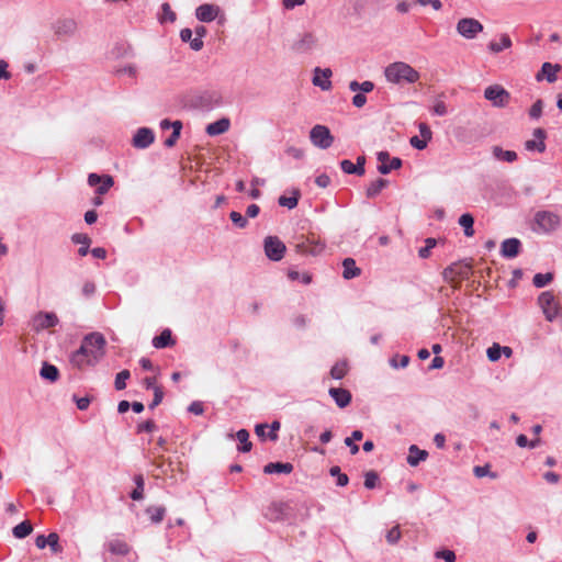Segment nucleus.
Returning a JSON list of instances; mask_svg holds the SVG:
<instances>
[{
    "instance_id": "obj_1",
    "label": "nucleus",
    "mask_w": 562,
    "mask_h": 562,
    "mask_svg": "<svg viewBox=\"0 0 562 562\" xmlns=\"http://www.w3.org/2000/svg\"><path fill=\"white\" fill-rule=\"evenodd\" d=\"M105 344V338L100 333L87 335L80 348L71 355L70 362L78 369L94 366L103 358Z\"/></svg>"
},
{
    "instance_id": "obj_2",
    "label": "nucleus",
    "mask_w": 562,
    "mask_h": 562,
    "mask_svg": "<svg viewBox=\"0 0 562 562\" xmlns=\"http://www.w3.org/2000/svg\"><path fill=\"white\" fill-rule=\"evenodd\" d=\"M385 78L392 83H414L419 80V72L404 61L390 64L384 70Z\"/></svg>"
},
{
    "instance_id": "obj_3",
    "label": "nucleus",
    "mask_w": 562,
    "mask_h": 562,
    "mask_svg": "<svg viewBox=\"0 0 562 562\" xmlns=\"http://www.w3.org/2000/svg\"><path fill=\"white\" fill-rule=\"evenodd\" d=\"M458 34L467 40L475 38L483 32V24L474 18H462L456 25Z\"/></svg>"
},
{
    "instance_id": "obj_4",
    "label": "nucleus",
    "mask_w": 562,
    "mask_h": 562,
    "mask_svg": "<svg viewBox=\"0 0 562 562\" xmlns=\"http://www.w3.org/2000/svg\"><path fill=\"white\" fill-rule=\"evenodd\" d=\"M536 231L542 233H550L557 229L560 225V217L555 213L549 211H540L535 215Z\"/></svg>"
},
{
    "instance_id": "obj_5",
    "label": "nucleus",
    "mask_w": 562,
    "mask_h": 562,
    "mask_svg": "<svg viewBox=\"0 0 562 562\" xmlns=\"http://www.w3.org/2000/svg\"><path fill=\"white\" fill-rule=\"evenodd\" d=\"M484 98L494 106L505 108L509 103L510 94L501 85H492L484 90Z\"/></svg>"
},
{
    "instance_id": "obj_6",
    "label": "nucleus",
    "mask_w": 562,
    "mask_h": 562,
    "mask_svg": "<svg viewBox=\"0 0 562 562\" xmlns=\"http://www.w3.org/2000/svg\"><path fill=\"white\" fill-rule=\"evenodd\" d=\"M312 144L318 148L327 149L334 143V136L325 125H315L310 132Z\"/></svg>"
},
{
    "instance_id": "obj_7",
    "label": "nucleus",
    "mask_w": 562,
    "mask_h": 562,
    "mask_svg": "<svg viewBox=\"0 0 562 562\" xmlns=\"http://www.w3.org/2000/svg\"><path fill=\"white\" fill-rule=\"evenodd\" d=\"M266 256L273 261H279L285 252V245L276 236H268L265 239Z\"/></svg>"
},
{
    "instance_id": "obj_8",
    "label": "nucleus",
    "mask_w": 562,
    "mask_h": 562,
    "mask_svg": "<svg viewBox=\"0 0 562 562\" xmlns=\"http://www.w3.org/2000/svg\"><path fill=\"white\" fill-rule=\"evenodd\" d=\"M538 303L549 322H552L558 315V303L551 292H543L538 297Z\"/></svg>"
},
{
    "instance_id": "obj_9",
    "label": "nucleus",
    "mask_w": 562,
    "mask_h": 562,
    "mask_svg": "<svg viewBox=\"0 0 562 562\" xmlns=\"http://www.w3.org/2000/svg\"><path fill=\"white\" fill-rule=\"evenodd\" d=\"M58 324V317L52 312H40L32 318V328L35 331H41L54 327Z\"/></svg>"
},
{
    "instance_id": "obj_10",
    "label": "nucleus",
    "mask_w": 562,
    "mask_h": 562,
    "mask_svg": "<svg viewBox=\"0 0 562 562\" xmlns=\"http://www.w3.org/2000/svg\"><path fill=\"white\" fill-rule=\"evenodd\" d=\"M470 268L460 263H452L443 270V279L453 286L469 273Z\"/></svg>"
},
{
    "instance_id": "obj_11",
    "label": "nucleus",
    "mask_w": 562,
    "mask_h": 562,
    "mask_svg": "<svg viewBox=\"0 0 562 562\" xmlns=\"http://www.w3.org/2000/svg\"><path fill=\"white\" fill-rule=\"evenodd\" d=\"M155 140L154 132L148 127H140L133 136L132 144L135 148L144 149L150 146Z\"/></svg>"
},
{
    "instance_id": "obj_12",
    "label": "nucleus",
    "mask_w": 562,
    "mask_h": 562,
    "mask_svg": "<svg viewBox=\"0 0 562 562\" xmlns=\"http://www.w3.org/2000/svg\"><path fill=\"white\" fill-rule=\"evenodd\" d=\"M378 160L380 161L378 170L382 175H387L392 170L398 169L402 166V160L397 157H394L390 160V155L387 151L378 153Z\"/></svg>"
},
{
    "instance_id": "obj_13",
    "label": "nucleus",
    "mask_w": 562,
    "mask_h": 562,
    "mask_svg": "<svg viewBox=\"0 0 562 562\" xmlns=\"http://www.w3.org/2000/svg\"><path fill=\"white\" fill-rule=\"evenodd\" d=\"M221 9L216 4L204 3L195 9V16L201 22H212L220 14Z\"/></svg>"
},
{
    "instance_id": "obj_14",
    "label": "nucleus",
    "mask_w": 562,
    "mask_h": 562,
    "mask_svg": "<svg viewBox=\"0 0 562 562\" xmlns=\"http://www.w3.org/2000/svg\"><path fill=\"white\" fill-rule=\"evenodd\" d=\"M317 45V37L315 34L306 32L300 36L293 44V49L297 53H307L315 48Z\"/></svg>"
},
{
    "instance_id": "obj_15",
    "label": "nucleus",
    "mask_w": 562,
    "mask_h": 562,
    "mask_svg": "<svg viewBox=\"0 0 562 562\" xmlns=\"http://www.w3.org/2000/svg\"><path fill=\"white\" fill-rule=\"evenodd\" d=\"M535 139H528L525 143V148L529 151H539L543 153L546 150L544 139L547 137L546 131L542 128H536L533 131Z\"/></svg>"
},
{
    "instance_id": "obj_16",
    "label": "nucleus",
    "mask_w": 562,
    "mask_h": 562,
    "mask_svg": "<svg viewBox=\"0 0 562 562\" xmlns=\"http://www.w3.org/2000/svg\"><path fill=\"white\" fill-rule=\"evenodd\" d=\"M561 70V66L551 63H543L541 70L536 75V80L541 81L547 79L548 82L552 83L558 79V72Z\"/></svg>"
},
{
    "instance_id": "obj_17",
    "label": "nucleus",
    "mask_w": 562,
    "mask_h": 562,
    "mask_svg": "<svg viewBox=\"0 0 562 562\" xmlns=\"http://www.w3.org/2000/svg\"><path fill=\"white\" fill-rule=\"evenodd\" d=\"M160 127L162 130H168L169 127H172V134L165 139L164 144L166 147H172L178 138L180 137V132L182 128V123L180 121L169 122L168 120H162L160 122Z\"/></svg>"
},
{
    "instance_id": "obj_18",
    "label": "nucleus",
    "mask_w": 562,
    "mask_h": 562,
    "mask_svg": "<svg viewBox=\"0 0 562 562\" xmlns=\"http://www.w3.org/2000/svg\"><path fill=\"white\" fill-rule=\"evenodd\" d=\"M331 70L329 68H315L313 83L323 90H329L331 87V82L329 78L331 77Z\"/></svg>"
},
{
    "instance_id": "obj_19",
    "label": "nucleus",
    "mask_w": 562,
    "mask_h": 562,
    "mask_svg": "<svg viewBox=\"0 0 562 562\" xmlns=\"http://www.w3.org/2000/svg\"><path fill=\"white\" fill-rule=\"evenodd\" d=\"M521 243L517 238H508L502 243L501 254L505 258H515L520 251Z\"/></svg>"
},
{
    "instance_id": "obj_20",
    "label": "nucleus",
    "mask_w": 562,
    "mask_h": 562,
    "mask_svg": "<svg viewBox=\"0 0 562 562\" xmlns=\"http://www.w3.org/2000/svg\"><path fill=\"white\" fill-rule=\"evenodd\" d=\"M329 395L340 408L348 406L351 402V393L346 389L330 387Z\"/></svg>"
},
{
    "instance_id": "obj_21",
    "label": "nucleus",
    "mask_w": 562,
    "mask_h": 562,
    "mask_svg": "<svg viewBox=\"0 0 562 562\" xmlns=\"http://www.w3.org/2000/svg\"><path fill=\"white\" fill-rule=\"evenodd\" d=\"M76 30H77V24L71 19L60 20L54 24V32L58 36L71 35L76 32Z\"/></svg>"
},
{
    "instance_id": "obj_22",
    "label": "nucleus",
    "mask_w": 562,
    "mask_h": 562,
    "mask_svg": "<svg viewBox=\"0 0 562 562\" xmlns=\"http://www.w3.org/2000/svg\"><path fill=\"white\" fill-rule=\"evenodd\" d=\"M267 428H270V431L267 435L268 438L271 441H276L278 439V430L280 429V423L278 420H274L270 426H268L267 424H258L255 428V432L258 437L265 439Z\"/></svg>"
},
{
    "instance_id": "obj_23",
    "label": "nucleus",
    "mask_w": 562,
    "mask_h": 562,
    "mask_svg": "<svg viewBox=\"0 0 562 562\" xmlns=\"http://www.w3.org/2000/svg\"><path fill=\"white\" fill-rule=\"evenodd\" d=\"M231 121L227 117L220 119L213 123H210L205 131L210 136H216L226 133L229 130Z\"/></svg>"
},
{
    "instance_id": "obj_24",
    "label": "nucleus",
    "mask_w": 562,
    "mask_h": 562,
    "mask_svg": "<svg viewBox=\"0 0 562 562\" xmlns=\"http://www.w3.org/2000/svg\"><path fill=\"white\" fill-rule=\"evenodd\" d=\"M512 45H513V43H512L509 35L502 34L499 36L498 41H496V40L491 41L487 45V48L491 53L498 54L505 49L510 48Z\"/></svg>"
},
{
    "instance_id": "obj_25",
    "label": "nucleus",
    "mask_w": 562,
    "mask_h": 562,
    "mask_svg": "<svg viewBox=\"0 0 562 562\" xmlns=\"http://www.w3.org/2000/svg\"><path fill=\"white\" fill-rule=\"evenodd\" d=\"M108 550L115 555H127L131 548L130 546L121 539H112L105 543Z\"/></svg>"
},
{
    "instance_id": "obj_26",
    "label": "nucleus",
    "mask_w": 562,
    "mask_h": 562,
    "mask_svg": "<svg viewBox=\"0 0 562 562\" xmlns=\"http://www.w3.org/2000/svg\"><path fill=\"white\" fill-rule=\"evenodd\" d=\"M342 268V277L346 280L353 279L361 274V269L357 267L356 261L352 258L344 259Z\"/></svg>"
},
{
    "instance_id": "obj_27",
    "label": "nucleus",
    "mask_w": 562,
    "mask_h": 562,
    "mask_svg": "<svg viewBox=\"0 0 562 562\" xmlns=\"http://www.w3.org/2000/svg\"><path fill=\"white\" fill-rule=\"evenodd\" d=\"M293 471V464L285 462H270L265 465L263 472L266 474H272V473H285L289 474Z\"/></svg>"
},
{
    "instance_id": "obj_28",
    "label": "nucleus",
    "mask_w": 562,
    "mask_h": 562,
    "mask_svg": "<svg viewBox=\"0 0 562 562\" xmlns=\"http://www.w3.org/2000/svg\"><path fill=\"white\" fill-rule=\"evenodd\" d=\"M172 345H175V340L172 339V335L169 329L162 330L160 335L153 339V346L157 349L166 348Z\"/></svg>"
},
{
    "instance_id": "obj_29",
    "label": "nucleus",
    "mask_w": 562,
    "mask_h": 562,
    "mask_svg": "<svg viewBox=\"0 0 562 562\" xmlns=\"http://www.w3.org/2000/svg\"><path fill=\"white\" fill-rule=\"evenodd\" d=\"M427 457L428 453L426 450H420L417 446L413 445L409 447L407 463L412 467H416L420 461L426 460Z\"/></svg>"
},
{
    "instance_id": "obj_30",
    "label": "nucleus",
    "mask_w": 562,
    "mask_h": 562,
    "mask_svg": "<svg viewBox=\"0 0 562 562\" xmlns=\"http://www.w3.org/2000/svg\"><path fill=\"white\" fill-rule=\"evenodd\" d=\"M72 243L80 244V248L78 249V254L80 256H86L89 252V246L91 244V239L87 234H74L71 237Z\"/></svg>"
},
{
    "instance_id": "obj_31",
    "label": "nucleus",
    "mask_w": 562,
    "mask_h": 562,
    "mask_svg": "<svg viewBox=\"0 0 562 562\" xmlns=\"http://www.w3.org/2000/svg\"><path fill=\"white\" fill-rule=\"evenodd\" d=\"M493 155L496 159L507 162H514L517 159V154L514 150H504L502 147L495 146Z\"/></svg>"
},
{
    "instance_id": "obj_32",
    "label": "nucleus",
    "mask_w": 562,
    "mask_h": 562,
    "mask_svg": "<svg viewBox=\"0 0 562 562\" xmlns=\"http://www.w3.org/2000/svg\"><path fill=\"white\" fill-rule=\"evenodd\" d=\"M194 32L196 36L190 42V47L193 50L199 52L203 48L202 38L206 35V29L203 25H199L195 27Z\"/></svg>"
},
{
    "instance_id": "obj_33",
    "label": "nucleus",
    "mask_w": 562,
    "mask_h": 562,
    "mask_svg": "<svg viewBox=\"0 0 562 562\" xmlns=\"http://www.w3.org/2000/svg\"><path fill=\"white\" fill-rule=\"evenodd\" d=\"M459 224L463 227L464 235L467 237H472L474 235V218L470 213L462 214L459 218Z\"/></svg>"
},
{
    "instance_id": "obj_34",
    "label": "nucleus",
    "mask_w": 562,
    "mask_h": 562,
    "mask_svg": "<svg viewBox=\"0 0 562 562\" xmlns=\"http://www.w3.org/2000/svg\"><path fill=\"white\" fill-rule=\"evenodd\" d=\"M146 513L149 515L151 522L159 524L165 518L166 508L164 506H149Z\"/></svg>"
},
{
    "instance_id": "obj_35",
    "label": "nucleus",
    "mask_w": 562,
    "mask_h": 562,
    "mask_svg": "<svg viewBox=\"0 0 562 562\" xmlns=\"http://www.w3.org/2000/svg\"><path fill=\"white\" fill-rule=\"evenodd\" d=\"M387 186V180L379 178L375 181L371 182L367 188V196L374 198L385 187Z\"/></svg>"
},
{
    "instance_id": "obj_36",
    "label": "nucleus",
    "mask_w": 562,
    "mask_h": 562,
    "mask_svg": "<svg viewBox=\"0 0 562 562\" xmlns=\"http://www.w3.org/2000/svg\"><path fill=\"white\" fill-rule=\"evenodd\" d=\"M40 374L43 379L49 380L50 382H55L59 375L58 369L46 362L43 364Z\"/></svg>"
},
{
    "instance_id": "obj_37",
    "label": "nucleus",
    "mask_w": 562,
    "mask_h": 562,
    "mask_svg": "<svg viewBox=\"0 0 562 562\" xmlns=\"http://www.w3.org/2000/svg\"><path fill=\"white\" fill-rule=\"evenodd\" d=\"M33 530V527L30 521L25 520L20 522L13 528V536L18 539H23L27 537Z\"/></svg>"
},
{
    "instance_id": "obj_38",
    "label": "nucleus",
    "mask_w": 562,
    "mask_h": 562,
    "mask_svg": "<svg viewBox=\"0 0 562 562\" xmlns=\"http://www.w3.org/2000/svg\"><path fill=\"white\" fill-rule=\"evenodd\" d=\"M236 438L240 446L238 450L241 452H248L251 449V442L249 441V432L246 429H240L236 434Z\"/></svg>"
},
{
    "instance_id": "obj_39",
    "label": "nucleus",
    "mask_w": 562,
    "mask_h": 562,
    "mask_svg": "<svg viewBox=\"0 0 562 562\" xmlns=\"http://www.w3.org/2000/svg\"><path fill=\"white\" fill-rule=\"evenodd\" d=\"M134 482L136 484L135 490L131 493V498L139 501L144 497V477L142 474L135 475Z\"/></svg>"
},
{
    "instance_id": "obj_40",
    "label": "nucleus",
    "mask_w": 562,
    "mask_h": 562,
    "mask_svg": "<svg viewBox=\"0 0 562 562\" xmlns=\"http://www.w3.org/2000/svg\"><path fill=\"white\" fill-rule=\"evenodd\" d=\"M288 277L292 281H299L303 284H308L312 281V276L307 271L289 270Z\"/></svg>"
},
{
    "instance_id": "obj_41",
    "label": "nucleus",
    "mask_w": 562,
    "mask_h": 562,
    "mask_svg": "<svg viewBox=\"0 0 562 562\" xmlns=\"http://www.w3.org/2000/svg\"><path fill=\"white\" fill-rule=\"evenodd\" d=\"M349 89L353 92L356 91H362L363 93H369L374 89V83L372 81H363L359 83L358 81L353 80L349 83Z\"/></svg>"
},
{
    "instance_id": "obj_42",
    "label": "nucleus",
    "mask_w": 562,
    "mask_h": 562,
    "mask_svg": "<svg viewBox=\"0 0 562 562\" xmlns=\"http://www.w3.org/2000/svg\"><path fill=\"white\" fill-rule=\"evenodd\" d=\"M300 192L294 191L292 196L281 195L278 200L281 206H285L288 209H294L299 203Z\"/></svg>"
},
{
    "instance_id": "obj_43",
    "label": "nucleus",
    "mask_w": 562,
    "mask_h": 562,
    "mask_svg": "<svg viewBox=\"0 0 562 562\" xmlns=\"http://www.w3.org/2000/svg\"><path fill=\"white\" fill-rule=\"evenodd\" d=\"M347 371L348 368L346 362H337L330 369V375L336 380H340L347 374Z\"/></svg>"
},
{
    "instance_id": "obj_44",
    "label": "nucleus",
    "mask_w": 562,
    "mask_h": 562,
    "mask_svg": "<svg viewBox=\"0 0 562 562\" xmlns=\"http://www.w3.org/2000/svg\"><path fill=\"white\" fill-rule=\"evenodd\" d=\"M161 15L159 18L160 22L161 23H165V22H175L176 21V13L171 10V7L169 5V3H164L161 5Z\"/></svg>"
},
{
    "instance_id": "obj_45",
    "label": "nucleus",
    "mask_w": 562,
    "mask_h": 562,
    "mask_svg": "<svg viewBox=\"0 0 562 562\" xmlns=\"http://www.w3.org/2000/svg\"><path fill=\"white\" fill-rule=\"evenodd\" d=\"M553 279V276L552 273H537L535 277H533V285L537 286V288H543L546 286L547 284H549Z\"/></svg>"
},
{
    "instance_id": "obj_46",
    "label": "nucleus",
    "mask_w": 562,
    "mask_h": 562,
    "mask_svg": "<svg viewBox=\"0 0 562 562\" xmlns=\"http://www.w3.org/2000/svg\"><path fill=\"white\" fill-rule=\"evenodd\" d=\"M130 371L128 370H123L121 372H119L115 376V382H114V386L116 390L121 391V390H124L126 387V380L130 378Z\"/></svg>"
},
{
    "instance_id": "obj_47",
    "label": "nucleus",
    "mask_w": 562,
    "mask_h": 562,
    "mask_svg": "<svg viewBox=\"0 0 562 562\" xmlns=\"http://www.w3.org/2000/svg\"><path fill=\"white\" fill-rule=\"evenodd\" d=\"M47 546H49L52 552L59 553L61 552L63 548L59 544V536L56 532H50L47 536Z\"/></svg>"
},
{
    "instance_id": "obj_48",
    "label": "nucleus",
    "mask_w": 562,
    "mask_h": 562,
    "mask_svg": "<svg viewBox=\"0 0 562 562\" xmlns=\"http://www.w3.org/2000/svg\"><path fill=\"white\" fill-rule=\"evenodd\" d=\"M487 358L490 361L495 362L499 360L502 356V346L498 344H493L486 351Z\"/></svg>"
},
{
    "instance_id": "obj_49",
    "label": "nucleus",
    "mask_w": 562,
    "mask_h": 562,
    "mask_svg": "<svg viewBox=\"0 0 562 562\" xmlns=\"http://www.w3.org/2000/svg\"><path fill=\"white\" fill-rule=\"evenodd\" d=\"M437 241L435 238H427L425 240V246L422 247L418 251L420 258H428L430 255V250L436 246Z\"/></svg>"
},
{
    "instance_id": "obj_50",
    "label": "nucleus",
    "mask_w": 562,
    "mask_h": 562,
    "mask_svg": "<svg viewBox=\"0 0 562 562\" xmlns=\"http://www.w3.org/2000/svg\"><path fill=\"white\" fill-rule=\"evenodd\" d=\"M409 363V357L408 356H394L391 360H390V364L397 369V368H405L407 367V364Z\"/></svg>"
},
{
    "instance_id": "obj_51",
    "label": "nucleus",
    "mask_w": 562,
    "mask_h": 562,
    "mask_svg": "<svg viewBox=\"0 0 562 562\" xmlns=\"http://www.w3.org/2000/svg\"><path fill=\"white\" fill-rule=\"evenodd\" d=\"M542 109H543V102H542V100L539 99L530 108L529 116L532 120H538L542 114Z\"/></svg>"
},
{
    "instance_id": "obj_52",
    "label": "nucleus",
    "mask_w": 562,
    "mask_h": 562,
    "mask_svg": "<svg viewBox=\"0 0 562 562\" xmlns=\"http://www.w3.org/2000/svg\"><path fill=\"white\" fill-rule=\"evenodd\" d=\"M113 186V179L110 176H104L102 182L97 187L95 192L98 194L106 193Z\"/></svg>"
},
{
    "instance_id": "obj_53",
    "label": "nucleus",
    "mask_w": 562,
    "mask_h": 562,
    "mask_svg": "<svg viewBox=\"0 0 562 562\" xmlns=\"http://www.w3.org/2000/svg\"><path fill=\"white\" fill-rule=\"evenodd\" d=\"M401 539V530L398 526H394L386 533V541L390 544H395Z\"/></svg>"
},
{
    "instance_id": "obj_54",
    "label": "nucleus",
    "mask_w": 562,
    "mask_h": 562,
    "mask_svg": "<svg viewBox=\"0 0 562 562\" xmlns=\"http://www.w3.org/2000/svg\"><path fill=\"white\" fill-rule=\"evenodd\" d=\"M232 222L239 228H244L247 225V220L239 212L233 211L229 214Z\"/></svg>"
},
{
    "instance_id": "obj_55",
    "label": "nucleus",
    "mask_w": 562,
    "mask_h": 562,
    "mask_svg": "<svg viewBox=\"0 0 562 562\" xmlns=\"http://www.w3.org/2000/svg\"><path fill=\"white\" fill-rule=\"evenodd\" d=\"M378 474L374 471H369L364 475V486L367 488H374L378 482Z\"/></svg>"
},
{
    "instance_id": "obj_56",
    "label": "nucleus",
    "mask_w": 562,
    "mask_h": 562,
    "mask_svg": "<svg viewBox=\"0 0 562 562\" xmlns=\"http://www.w3.org/2000/svg\"><path fill=\"white\" fill-rule=\"evenodd\" d=\"M340 167H341V169H342V171H344L345 173H348V175H352V173L358 175V169H357L356 165H355L352 161L348 160V159L342 160V161L340 162Z\"/></svg>"
},
{
    "instance_id": "obj_57",
    "label": "nucleus",
    "mask_w": 562,
    "mask_h": 562,
    "mask_svg": "<svg viewBox=\"0 0 562 562\" xmlns=\"http://www.w3.org/2000/svg\"><path fill=\"white\" fill-rule=\"evenodd\" d=\"M432 113L438 116H443L448 113L447 105L443 101H436V103L432 106Z\"/></svg>"
},
{
    "instance_id": "obj_58",
    "label": "nucleus",
    "mask_w": 562,
    "mask_h": 562,
    "mask_svg": "<svg viewBox=\"0 0 562 562\" xmlns=\"http://www.w3.org/2000/svg\"><path fill=\"white\" fill-rule=\"evenodd\" d=\"M157 426L154 420H146L137 426L138 432H151L156 430Z\"/></svg>"
},
{
    "instance_id": "obj_59",
    "label": "nucleus",
    "mask_w": 562,
    "mask_h": 562,
    "mask_svg": "<svg viewBox=\"0 0 562 562\" xmlns=\"http://www.w3.org/2000/svg\"><path fill=\"white\" fill-rule=\"evenodd\" d=\"M164 398V391L161 387H155L154 390V400L153 402L149 404V408H155L156 406H158L161 401Z\"/></svg>"
},
{
    "instance_id": "obj_60",
    "label": "nucleus",
    "mask_w": 562,
    "mask_h": 562,
    "mask_svg": "<svg viewBox=\"0 0 562 562\" xmlns=\"http://www.w3.org/2000/svg\"><path fill=\"white\" fill-rule=\"evenodd\" d=\"M436 557L443 559L446 562H454L456 561V554L451 550L438 551L436 553Z\"/></svg>"
},
{
    "instance_id": "obj_61",
    "label": "nucleus",
    "mask_w": 562,
    "mask_h": 562,
    "mask_svg": "<svg viewBox=\"0 0 562 562\" xmlns=\"http://www.w3.org/2000/svg\"><path fill=\"white\" fill-rule=\"evenodd\" d=\"M416 3H418L422 7L430 4L432 9L436 11H439L442 8V3L440 0H416Z\"/></svg>"
},
{
    "instance_id": "obj_62",
    "label": "nucleus",
    "mask_w": 562,
    "mask_h": 562,
    "mask_svg": "<svg viewBox=\"0 0 562 562\" xmlns=\"http://www.w3.org/2000/svg\"><path fill=\"white\" fill-rule=\"evenodd\" d=\"M427 142L425 138L420 139L418 136H413L409 140L411 145L416 149H424L427 147Z\"/></svg>"
},
{
    "instance_id": "obj_63",
    "label": "nucleus",
    "mask_w": 562,
    "mask_h": 562,
    "mask_svg": "<svg viewBox=\"0 0 562 562\" xmlns=\"http://www.w3.org/2000/svg\"><path fill=\"white\" fill-rule=\"evenodd\" d=\"M418 128L423 138H425L426 140L431 139L432 133L430 127L426 123H419Z\"/></svg>"
},
{
    "instance_id": "obj_64",
    "label": "nucleus",
    "mask_w": 562,
    "mask_h": 562,
    "mask_svg": "<svg viewBox=\"0 0 562 562\" xmlns=\"http://www.w3.org/2000/svg\"><path fill=\"white\" fill-rule=\"evenodd\" d=\"M188 409L194 415H201L204 412L203 404L201 402H192Z\"/></svg>"
}]
</instances>
